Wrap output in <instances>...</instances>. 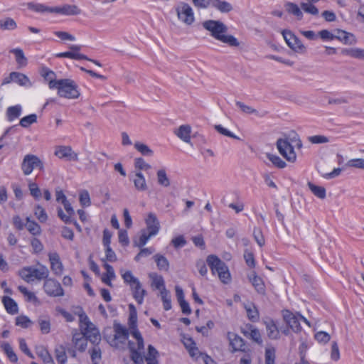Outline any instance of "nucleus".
<instances>
[{
  "label": "nucleus",
  "instance_id": "f257e3e1",
  "mask_svg": "<svg viewBox=\"0 0 364 364\" xmlns=\"http://www.w3.org/2000/svg\"><path fill=\"white\" fill-rule=\"evenodd\" d=\"M202 25L205 30L210 33V36L215 39L232 47L240 46L239 41L235 36L227 34L228 28L223 22L215 20H207L203 21Z\"/></svg>",
  "mask_w": 364,
  "mask_h": 364
},
{
  "label": "nucleus",
  "instance_id": "f03ea898",
  "mask_svg": "<svg viewBox=\"0 0 364 364\" xmlns=\"http://www.w3.org/2000/svg\"><path fill=\"white\" fill-rule=\"evenodd\" d=\"M48 85L50 89H57L61 97L77 99L80 95L77 85L70 79L50 80Z\"/></svg>",
  "mask_w": 364,
  "mask_h": 364
},
{
  "label": "nucleus",
  "instance_id": "7ed1b4c3",
  "mask_svg": "<svg viewBox=\"0 0 364 364\" xmlns=\"http://www.w3.org/2000/svg\"><path fill=\"white\" fill-rule=\"evenodd\" d=\"M80 329L87 341L94 345H98L101 341V336L98 329L91 323L85 314L80 315Z\"/></svg>",
  "mask_w": 364,
  "mask_h": 364
},
{
  "label": "nucleus",
  "instance_id": "20e7f679",
  "mask_svg": "<svg viewBox=\"0 0 364 364\" xmlns=\"http://www.w3.org/2000/svg\"><path fill=\"white\" fill-rule=\"evenodd\" d=\"M207 262L213 274H218L219 279L223 283L227 284L230 280V274L227 265L215 255H209Z\"/></svg>",
  "mask_w": 364,
  "mask_h": 364
},
{
  "label": "nucleus",
  "instance_id": "39448f33",
  "mask_svg": "<svg viewBox=\"0 0 364 364\" xmlns=\"http://www.w3.org/2000/svg\"><path fill=\"white\" fill-rule=\"evenodd\" d=\"M19 274L24 281L30 282L33 281L34 279L38 280L47 279L49 275V270L44 265H41L38 268L27 267L23 268L20 271Z\"/></svg>",
  "mask_w": 364,
  "mask_h": 364
},
{
  "label": "nucleus",
  "instance_id": "423d86ee",
  "mask_svg": "<svg viewBox=\"0 0 364 364\" xmlns=\"http://www.w3.org/2000/svg\"><path fill=\"white\" fill-rule=\"evenodd\" d=\"M114 336L107 339L109 345L116 348H120L125 344L129 337L128 329L119 323H114Z\"/></svg>",
  "mask_w": 364,
  "mask_h": 364
},
{
  "label": "nucleus",
  "instance_id": "0eeeda50",
  "mask_svg": "<svg viewBox=\"0 0 364 364\" xmlns=\"http://www.w3.org/2000/svg\"><path fill=\"white\" fill-rule=\"evenodd\" d=\"M178 18L186 25H191L194 21V14L191 6L185 2H180L176 7Z\"/></svg>",
  "mask_w": 364,
  "mask_h": 364
},
{
  "label": "nucleus",
  "instance_id": "6e6552de",
  "mask_svg": "<svg viewBox=\"0 0 364 364\" xmlns=\"http://www.w3.org/2000/svg\"><path fill=\"white\" fill-rule=\"evenodd\" d=\"M277 148L287 161L294 163L296 160V154L293 146L287 139H279L277 141Z\"/></svg>",
  "mask_w": 364,
  "mask_h": 364
},
{
  "label": "nucleus",
  "instance_id": "1a4fd4ad",
  "mask_svg": "<svg viewBox=\"0 0 364 364\" xmlns=\"http://www.w3.org/2000/svg\"><path fill=\"white\" fill-rule=\"evenodd\" d=\"M39 168L41 170L43 168V162L36 155L27 154L24 156L21 168L26 176L31 174L35 168Z\"/></svg>",
  "mask_w": 364,
  "mask_h": 364
},
{
  "label": "nucleus",
  "instance_id": "9d476101",
  "mask_svg": "<svg viewBox=\"0 0 364 364\" xmlns=\"http://www.w3.org/2000/svg\"><path fill=\"white\" fill-rule=\"evenodd\" d=\"M282 36L289 47L294 51L300 53L306 52V47L291 31L284 30L282 31Z\"/></svg>",
  "mask_w": 364,
  "mask_h": 364
},
{
  "label": "nucleus",
  "instance_id": "9b49d317",
  "mask_svg": "<svg viewBox=\"0 0 364 364\" xmlns=\"http://www.w3.org/2000/svg\"><path fill=\"white\" fill-rule=\"evenodd\" d=\"M282 316L287 324L295 332H298L301 330L299 318L303 320L306 324L310 326L309 321L304 317L299 316V318L297 316H295L289 310H284L282 311Z\"/></svg>",
  "mask_w": 364,
  "mask_h": 364
},
{
  "label": "nucleus",
  "instance_id": "f8f14e48",
  "mask_svg": "<svg viewBox=\"0 0 364 364\" xmlns=\"http://www.w3.org/2000/svg\"><path fill=\"white\" fill-rule=\"evenodd\" d=\"M46 293L51 296H62L64 295L60 284L53 279H47L43 285Z\"/></svg>",
  "mask_w": 364,
  "mask_h": 364
},
{
  "label": "nucleus",
  "instance_id": "ddd939ff",
  "mask_svg": "<svg viewBox=\"0 0 364 364\" xmlns=\"http://www.w3.org/2000/svg\"><path fill=\"white\" fill-rule=\"evenodd\" d=\"M241 333L247 338H251L259 345L262 344V339L259 331L251 324H247L241 328Z\"/></svg>",
  "mask_w": 364,
  "mask_h": 364
},
{
  "label": "nucleus",
  "instance_id": "4468645a",
  "mask_svg": "<svg viewBox=\"0 0 364 364\" xmlns=\"http://www.w3.org/2000/svg\"><path fill=\"white\" fill-rule=\"evenodd\" d=\"M228 338L230 341V345L232 348V352L246 351L245 342L242 338L234 333L229 332L228 333Z\"/></svg>",
  "mask_w": 364,
  "mask_h": 364
},
{
  "label": "nucleus",
  "instance_id": "2eb2a0df",
  "mask_svg": "<svg viewBox=\"0 0 364 364\" xmlns=\"http://www.w3.org/2000/svg\"><path fill=\"white\" fill-rule=\"evenodd\" d=\"M53 13L65 16H76L81 13V10L76 5L64 4L61 6L53 7Z\"/></svg>",
  "mask_w": 364,
  "mask_h": 364
},
{
  "label": "nucleus",
  "instance_id": "dca6fc26",
  "mask_svg": "<svg viewBox=\"0 0 364 364\" xmlns=\"http://www.w3.org/2000/svg\"><path fill=\"white\" fill-rule=\"evenodd\" d=\"M146 225V232L151 235H156L160 228V224L156 215L153 213H149L145 220Z\"/></svg>",
  "mask_w": 364,
  "mask_h": 364
},
{
  "label": "nucleus",
  "instance_id": "f3484780",
  "mask_svg": "<svg viewBox=\"0 0 364 364\" xmlns=\"http://www.w3.org/2000/svg\"><path fill=\"white\" fill-rule=\"evenodd\" d=\"M48 257L50 262V269L56 275H61L63 271V266L59 255L57 252H50L48 254Z\"/></svg>",
  "mask_w": 364,
  "mask_h": 364
},
{
  "label": "nucleus",
  "instance_id": "a211bd4d",
  "mask_svg": "<svg viewBox=\"0 0 364 364\" xmlns=\"http://www.w3.org/2000/svg\"><path fill=\"white\" fill-rule=\"evenodd\" d=\"M130 288L134 299L139 304H141L144 301V297L146 295L147 292L144 289H143L139 280L134 284H132Z\"/></svg>",
  "mask_w": 364,
  "mask_h": 364
},
{
  "label": "nucleus",
  "instance_id": "6ab92c4d",
  "mask_svg": "<svg viewBox=\"0 0 364 364\" xmlns=\"http://www.w3.org/2000/svg\"><path fill=\"white\" fill-rule=\"evenodd\" d=\"M191 131V127L189 124H183L176 129L173 133L183 141L190 144Z\"/></svg>",
  "mask_w": 364,
  "mask_h": 364
},
{
  "label": "nucleus",
  "instance_id": "aec40b11",
  "mask_svg": "<svg viewBox=\"0 0 364 364\" xmlns=\"http://www.w3.org/2000/svg\"><path fill=\"white\" fill-rule=\"evenodd\" d=\"M132 181L134 188L138 191H146L148 189L146 181L144 174L140 171H135Z\"/></svg>",
  "mask_w": 364,
  "mask_h": 364
},
{
  "label": "nucleus",
  "instance_id": "412c9836",
  "mask_svg": "<svg viewBox=\"0 0 364 364\" xmlns=\"http://www.w3.org/2000/svg\"><path fill=\"white\" fill-rule=\"evenodd\" d=\"M249 280L255 287V290L261 294H265V286L262 278L258 277L255 272L248 276Z\"/></svg>",
  "mask_w": 364,
  "mask_h": 364
},
{
  "label": "nucleus",
  "instance_id": "4be33fe9",
  "mask_svg": "<svg viewBox=\"0 0 364 364\" xmlns=\"http://www.w3.org/2000/svg\"><path fill=\"white\" fill-rule=\"evenodd\" d=\"M284 8L288 14L294 16L297 20L300 21L303 18L301 8L295 3L287 1L284 4Z\"/></svg>",
  "mask_w": 364,
  "mask_h": 364
},
{
  "label": "nucleus",
  "instance_id": "5701e85b",
  "mask_svg": "<svg viewBox=\"0 0 364 364\" xmlns=\"http://www.w3.org/2000/svg\"><path fill=\"white\" fill-rule=\"evenodd\" d=\"M211 6L221 13H229L233 10L232 4L225 1L213 0Z\"/></svg>",
  "mask_w": 364,
  "mask_h": 364
},
{
  "label": "nucleus",
  "instance_id": "b1692460",
  "mask_svg": "<svg viewBox=\"0 0 364 364\" xmlns=\"http://www.w3.org/2000/svg\"><path fill=\"white\" fill-rule=\"evenodd\" d=\"M336 38L342 41L345 44L353 45L356 43V39L352 33L341 30L337 31Z\"/></svg>",
  "mask_w": 364,
  "mask_h": 364
},
{
  "label": "nucleus",
  "instance_id": "393cba45",
  "mask_svg": "<svg viewBox=\"0 0 364 364\" xmlns=\"http://www.w3.org/2000/svg\"><path fill=\"white\" fill-rule=\"evenodd\" d=\"M264 323L266 326L268 337L271 339H277L279 332L275 323L272 320H268L264 321Z\"/></svg>",
  "mask_w": 364,
  "mask_h": 364
},
{
  "label": "nucleus",
  "instance_id": "a878e982",
  "mask_svg": "<svg viewBox=\"0 0 364 364\" xmlns=\"http://www.w3.org/2000/svg\"><path fill=\"white\" fill-rule=\"evenodd\" d=\"M307 186L309 188L311 193L318 198L323 200L326 197V188L323 186L315 185L311 182H308Z\"/></svg>",
  "mask_w": 364,
  "mask_h": 364
},
{
  "label": "nucleus",
  "instance_id": "bb28decb",
  "mask_svg": "<svg viewBox=\"0 0 364 364\" xmlns=\"http://www.w3.org/2000/svg\"><path fill=\"white\" fill-rule=\"evenodd\" d=\"M22 107L21 105H17L15 106L9 107L6 109V115L8 121L12 122L18 118L21 114Z\"/></svg>",
  "mask_w": 364,
  "mask_h": 364
},
{
  "label": "nucleus",
  "instance_id": "cd10ccee",
  "mask_svg": "<svg viewBox=\"0 0 364 364\" xmlns=\"http://www.w3.org/2000/svg\"><path fill=\"white\" fill-rule=\"evenodd\" d=\"M2 302L8 313L11 314H15L18 313V306L14 299L9 296H5L2 298Z\"/></svg>",
  "mask_w": 364,
  "mask_h": 364
},
{
  "label": "nucleus",
  "instance_id": "c85d7f7f",
  "mask_svg": "<svg viewBox=\"0 0 364 364\" xmlns=\"http://www.w3.org/2000/svg\"><path fill=\"white\" fill-rule=\"evenodd\" d=\"M12 77H14V82L18 83L21 86L31 87L32 85L29 78L23 73L13 72Z\"/></svg>",
  "mask_w": 364,
  "mask_h": 364
},
{
  "label": "nucleus",
  "instance_id": "c756f323",
  "mask_svg": "<svg viewBox=\"0 0 364 364\" xmlns=\"http://www.w3.org/2000/svg\"><path fill=\"white\" fill-rule=\"evenodd\" d=\"M128 344L129 348L131 351V358L133 363L136 364H139L143 361L141 351L136 350L133 342L129 341Z\"/></svg>",
  "mask_w": 364,
  "mask_h": 364
},
{
  "label": "nucleus",
  "instance_id": "7c9ffc66",
  "mask_svg": "<svg viewBox=\"0 0 364 364\" xmlns=\"http://www.w3.org/2000/svg\"><path fill=\"white\" fill-rule=\"evenodd\" d=\"M27 7L28 9L34 11L38 13H44L49 12L53 13V7H49L42 4H36L33 2H29L27 4Z\"/></svg>",
  "mask_w": 364,
  "mask_h": 364
},
{
  "label": "nucleus",
  "instance_id": "2f4dec72",
  "mask_svg": "<svg viewBox=\"0 0 364 364\" xmlns=\"http://www.w3.org/2000/svg\"><path fill=\"white\" fill-rule=\"evenodd\" d=\"M342 53L349 55L352 58L357 59H364V49L358 48H353L348 49H343Z\"/></svg>",
  "mask_w": 364,
  "mask_h": 364
},
{
  "label": "nucleus",
  "instance_id": "473e14b6",
  "mask_svg": "<svg viewBox=\"0 0 364 364\" xmlns=\"http://www.w3.org/2000/svg\"><path fill=\"white\" fill-rule=\"evenodd\" d=\"M25 227L29 231V232L33 235H38L41 232L40 225L33 220H31L30 218H26V223Z\"/></svg>",
  "mask_w": 364,
  "mask_h": 364
},
{
  "label": "nucleus",
  "instance_id": "72a5a7b5",
  "mask_svg": "<svg viewBox=\"0 0 364 364\" xmlns=\"http://www.w3.org/2000/svg\"><path fill=\"white\" fill-rule=\"evenodd\" d=\"M1 348L4 351V353L6 354L7 357L11 362H13V363L17 362V360H18L17 355L14 352L11 346H10V344L9 343H6V342L1 343Z\"/></svg>",
  "mask_w": 364,
  "mask_h": 364
},
{
  "label": "nucleus",
  "instance_id": "f704fd0d",
  "mask_svg": "<svg viewBox=\"0 0 364 364\" xmlns=\"http://www.w3.org/2000/svg\"><path fill=\"white\" fill-rule=\"evenodd\" d=\"M134 148L143 156H151L154 154L152 149H151L146 144L140 141H136L134 143Z\"/></svg>",
  "mask_w": 364,
  "mask_h": 364
},
{
  "label": "nucleus",
  "instance_id": "c9c22d12",
  "mask_svg": "<svg viewBox=\"0 0 364 364\" xmlns=\"http://www.w3.org/2000/svg\"><path fill=\"white\" fill-rule=\"evenodd\" d=\"M11 52L15 55L16 61L20 67H24L27 65V59L21 49L15 48L11 50Z\"/></svg>",
  "mask_w": 364,
  "mask_h": 364
},
{
  "label": "nucleus",
  "instance_id": "e433bc0d",
  "mask_svg": "<svg viewBox=\"0 0 364 364\" xmlns=\"http://www.w3.org/2000/svg\"><path fill=\"white\" fill-rule=\"evenodd\" d=\"M154 259L156 265L160 270L168 271L169 268V262L168 259L161 255H154Z\"/></svg>",
  "mask_w": 364,
  "mask_h": 364
},
{
  "label": "nucleus",
  "instance_id": "4c0bfd02",
  "mask_svg": "<svg viewBox=\"0 0 364 364\" xmlns=\"http://www.w3.org/2000/svg\"><path fill=\"white\" fill-rule=\"evenodd\" d=\"M158 183L164 187L170 186V180L167 176L166 172L164 169H160L156 173Z\"/></svg>",
  "mask_w": 364,
  "mask_h": 364
},
{
  "label": "nucleus",
  "instance_id": "58836bf2",
  "mask_svg": "<svg viewBox=\"0 0 364 364\" xmlns=\"http://www.w3.org/2000/svg\"><path fill=\"white\" fill-rule=\"evenodd\" d=\"M149 277L151 279V285L157 289H161L165 288L164 281L161 276L158 275L156 273H151L149 274Z\"/></svg>",
  "mask_w": 364,
  "mask_h": 364
},
{
  "label": "nucleus",
  "instance_id": "ea45409f",
  "mask_svg": "<svg viewBox=\"0 0 364 364\" xmlns=\"http://www.w3.org/2000/svg\"><path fill=\"white\" fill-rule=\"evenodd\" d=\"M56 57H58V58H68L75 59V60L87 59V56H86L85 55H83V54H81L79 53L71 52V51L58 53L56 55Z\"/></svg>",
  "mask_w": 364,
  "mask_h": 364
},
{
  "label": "nucleus",
  "instance_id": "a19ab883",
  "mask_svg": "<svg viewBox=\"0 0 364 364\" xmlns=\"http://www.w3.org/2000/svg\"><path fill=\"white\" fill-rule=\"evenodd\" d=\"M247 316L252 321H257L259 319V312L252 304L245 306Z\"/></svg>",
  "mask_w": 364,
  "mask_h": 364
},
{
  "label": "nucleus",
  "instance_id": "79ce46f5",
  "mask_svg": "<svg viewBox=\"0 0 364 364\" xmlns=\"http://www.w3.org/2000/svg\"><path fill=\"white\" fill-rule=\"evenodd\" d=\"M17 27L16 21L11 18H6L0 21L1 30H14Z\"/></svg>",
  "mask_w": 364,
  "mask_h": 364
},
{
  "label": "nucleus",
  "instance_id": "37998d69",
  "mask_svg": "<svg viewBox=\"0 0 364 364\" xmlns=\"http://www.w3.org/2000/svg\"><path fill=\"white\" fill-rule=\"evenodd\" d=\"M134 168L136 171H146L151 168V165L145 161L141 157L134 159Z\"/></svg>",
  "mask_w": 364,
  "mask_h": 364
},
{
  "label": "nucleus",
  "instance_id": "c03bdc74",
  "mask_svg": "<svg viewBox=\"0 0 364 364\" xmlns=\"http://www.w3.org/2000/svg\"><path fill=\"white\" fill-rule=\"evenodd\" d=\"M37 122V115L31 114L21 119L19 124L23 128H28L32 124Z\"/></svg>",
  "mask_w": 364,
  "mask_h": 364
},
{
  "label": "nucleus",
  "instance_id": "a18cd8bd",
  "mask_svg": "<svg viewBox=\"0 0 364 364\" xmlns=\"http://www.w3.org/2000/svg\"><path fill=\"white\" fill-rule=\"evenodd\" d=\"M55 155L60 159L68 158L72 155V149L70 146H58L55 151Z\"/></svg>",
  "mask_w": 364,
  "mask_h": 364
},
{
  "label": "nucleus",
  "instance_id": "49530a36",
  "mask_svg": "<svg viewBox=\"0 0 364 364\" xmlns=\"http://www.w3.org/2000/svg\"><path fill=\"white\" fill-rule=\"evenodd\" d=\"M184 345L188 349L189 354L191 357H196L199 353L198 349L196 347V343L191 338H187L184 341Z\"/></svg>",
  "mask_w": 364,
  "mask_h": 364
},
{
  "label": "nucleus",
  "instance_id": "de8ad7c7",
  "mask_svg": "<svg viewBox=\"0 0 364 364\" xmlns=\"http://www.w3.org/2000/svg\"><path fill=\"white\" fill-rule=\"evenodd\" d=\"M314 3L310 2H302L301 3V9L308 14H310L313 16H317L318 14V9L314 5Z\"/></svg>",
  "mask_w": 364,
  "mask_h": 364
},
{
  "label": "nucleus",
  "instance_id": "09e8293b",
  "mask_svg": "<svg viewBox=\"0 0 364 364\" xmlns=\"http://www.w3.org/2000/svg\"><path fill=\"white\" fill-rule=\"evenodd\" d=\"M161 296L163 301L164 309L166 311H168L171 309V296L169 295L168 291L166 289V288H163L161 291Z\"/></svg>",
  "mask_w": 364,
  "mask_h": 364
},
{
  "label": "nucleus",
  "instance_id": "8fccbe9b",
  "mask_svg": "<svg viewBox=\"0 0 364 364\" xmlns=\"http://www.w3.org/2000/svg\"><path fill=\"white\" fill-rule=\"evenodd\" d=\"M55 354L56 360L60 364H65L66 363L67 355L65 349L63 346H60L58 348H55Z\"/></svg>",
  "mask_w": 364,
  "mask_h": 364
},
{
  "label": "nucleus",
  "instance_id": "3c124183",
  "mask_svg": "<svg viewBox=\"0 0 364 364\" xmlns=\"http://www.w3.org/2000/svg\"><path fill=\"white\" fill-rule=\"evenodd\" d=\"M267 159L277 168H284L287 164L279 156L272 154H267Z\"/></svg>",
  "mask_w": 364,
  "mask_h": 364
},
{
  "label": "nucleus",
  "instance_id": "603ef678",
  "mask_svg": "<svg viewBox=\"0 0 364 364\" xmlns=\"http://www.w3.org/2000/svg\"><path fill=\"white\" fill-rule=\"evenodd\" d=\"M265 364H275V348L273 347L265 349Z\"/></svg>",
  "mask_w": 364,
  "mask_h": 364
},
{
  "label": "nucleus",
  "instance_id": "864d4df0",
  "mask_svg": "<svg viewBox=\"0 0 364 364\" xmlns=\"http://www.w3.org/2000/svg\"><path fill=\"white\" fill-rule=\"evenodd\" d=\"M132 336L136 339L137 343V348L136 350L139 351H143L144 349V339L142 338V336L141 333L139 331L138 329H135V331H131Z\"/></svg>",
  "mask_w": 364,
  "mask_h": 364
},
{
  "label": "nucleus",
  "instance_id": "5fc2aeb1",
  "mask_svg": "<svg viewBox=\"0 0 364 364\" xmlns=\"http://www.w3.org/2000/svg\"><path fill=\"white\" fill-rule=\"evenodd\" d=\"M34 214L41 223H45L48 219L45 209L40 205L35 207Z\"/></svg>",
  "mask_w": 364,
  "mask_h": 364
},
{
  "label": "nucleus",
  "instance_id": "6e6d98bb",
  "mask_svg": "<svg viewBox=\"0 0 364 364\" xmlns=\"http://www.w3.org/2000/svg\"><path fill=\"white\" fill-rule=\"evenodd\" d=\"M346 166L350 168L364 170V159H353L347 161Z\"/></svg>",
  "mask_w": 364,
  "mask_h": 364
},
{
  "label": "nucleus",
  "instance_id": "4d7b16f0",
  "mask_svg": "<svg viewBox=\"0 0 364 364\" xmlns=\"http://www.w3.org/2000/svg\"><path fill=\"white\" fill-rule=\"evenodd\" d=\"M79 200L82 206L88 207L91 205L90 194L87 191L83 190L80 191Z\"/></svg>",
  "mask_w": 364,
  "mask_h": 364
},
{
  "label": "nucleus",
  "instance_id": "13d9d810",
  "mask_svg": "<svg viewBox=\"0 0 364 364\" xmlns=\"http://www.w3.org/2000/svg\"><path fill=\"white\" fill-rule=\"evenodd\" d=\"M151 236H154V235H151V233L146 232L145 230H141V235L139 240L134 242L135 245L139 247H143Z\"/></svg>",
  "mask_w": 364,
  "mask_h": 364
},
{
  "label": "nucleus",
  "instance_id": "bf43d9fd",
  "mask_svg": "<svg viewBox=\"0 0 364 364\" xmlns=\"http://www.w3.org/2000/svg\"><path fill=\"white\" fill-rule=\"evenodd\" d=\"M236 105L241 109V111L245 114H254L256 115H259V112L257 109L253 107L248 106L244 104L242 102L237 101L236 102Z\"/></svg>",
  "mask_w": 364,
  "mask_h": 364
},
{
  "label": "nucleus",
  "instance_id": "052dcab7",
  "mask_svg": "<svg viewBox=\"0 0 364 364\" xmlns=\"http://www.w3.org/2000/svg\"><path fill=\"white\" fill-rule=\"evenodd\" d=\"M308 141L311 144H326L329 142V139L323 135H315L308 137Z\"/></svg>",
  "mask_w": 364,
  "mask_h": 364
},
{
  "label": "nucleus",
  "instance_id": "680f3d73",
  "mask_svg": "<svg viewBox=\"0 0 364 364\" xmlns=\"http://www.w3.org/2000/svg\"><path fill=\"white\" fill-rule=\"evenodd\" d=\"M31 323H32V321L29 319L28 317H27L26 316L21 315L16 318V325L19 326L22 328H26Z\"/></svg>",
  "mask_w": 364,
  "mask_h": 364
},
{
  "label": "nucleus",
  "instance_id": "e2e57ef3",
  "mask_svg": "<svg viewBox=\"0 0 364 364\" xmlns=\"http://www.w3.org/2000/svg\"><path fill=\"white\" fill-rule=\"evenodd\" d=\"M38 324L40 326L41 331L43 333L47 334L50 332V323L48 319L40 318L38 319Z\"/></svg>",
  "mask_w": 364,
  "mask_h": 364
},
{
  "label": "nucleus",
  "instance_id": "0e129e2a",
  "mask_svg": "<svg viewBox=\"0 0 364 364\" xmlns=\"http://www.w3.org/2000/svg\"><path fill=\"white\" fill-rule=\"evenodd\" d=\"M253 237L259 246L262 247L264 245L265 241L261 229L255 228L253 231Z\"/></svg>",
  "mask_w": 364,
  "mask_h": 364
},
{
  "label": "nucleus",
  "instance_id": "69168bd1",
  "mask_svg": "<svg viewBox=\"0 0 364 364\" xmlns=\"http://www.w3.org/2000/svg\"><path fill=\"white\" fill-rule=\"evenodd\" d=\"M122 277L125 283H127L132 286V284H134L139 279L135 277L131 271H126L124 273L122 274Z\"/></svg>",
  "mask_w": 364,
  "mask_h": 364
},
{
  "label": "nucleus",
  "instance_id": "338daca9",
  "mask_svg": "<svg viewBox=\"0 0 364 364\" xmlns=\"http://www.w3.org/2000/svg\"><path fill=\"white\" fill-rule=\"evenodd\" d=\"M315 338L319 343H326L330 341L331 336L326 332L319 331L315 334Z\"/></svg>",
  "mask_w": 364,
  "mask_h": 364
},
{
  "label": "nucleus",
  "instance_id": "774afa93",
  "mask_svg": "<svg viewBox=\"0 0 364 364\" xmlns=\"http://www.w3.org/2000/svg\"><path fill=\"white\" fill-rule=\"evenodd\" d=\"M31 195L35 198H39L41 196V192L38 185L35 183H30L28 185Z\"/></svg>",
  "mask_w": 364,
  "mask_h": 364
}]
</instances>
